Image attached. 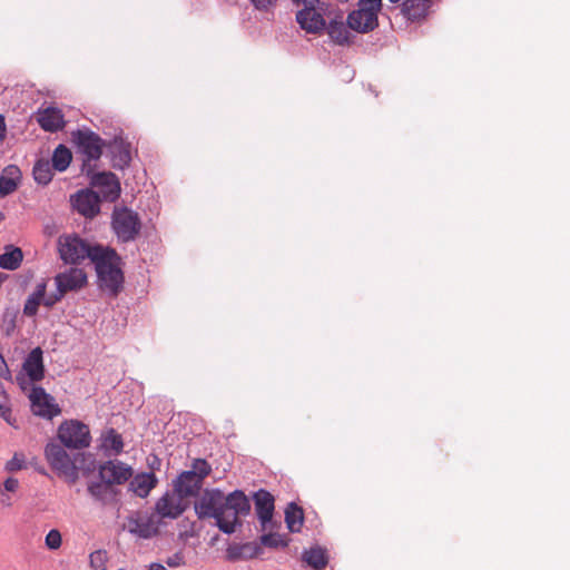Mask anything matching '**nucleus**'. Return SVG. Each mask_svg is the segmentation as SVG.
<instances>
[{
    "label": "nucleus",
    "mask_w": 570,
    "mask_h": 570,
    "mask_svg": "<svg viewBox=\"0 0 570 570\" xmlns=\"http://www.w3.org/2000/svg\"><path fill=\"white\" fill-rule=\"evenodd\" d=\"M98 474L99 479L114 487L127 482L132 475V470L124 462L109 460L99 466Z\"/></svg>",
    "instance_id": "13"
},
{
    "label": "nucleus",
    "mask_w": 570,
    "mask_h": 570,
    "mask_svg": "<svg viewBox=\"0 0 570 570\" xmlns=\"http://www.w3.org/2000/svg\"><path fill=\"white\" fill-rule=\"evenodd\" d=\"M166 564L170 568H178L185 564V558L181 552H176L166 559Z\"/></svg>",
    "instance_id": "43"
},
{
    "label": "nucleus",
    "mask_w": 570,
    "mask_h": 570,
    "mask_svg": "<svg viewBox=\"0 0 570 570\" xmlns=\"http://www.w3.org/2000/svg\"><path fill=\"white\" fill-rule=\"evenodd\" d=\"M203 482L194 476V472L184 471L175 483L174 491L183 499L194 497L198 493Z\"/></svg>",
    "instance_id": "21"
},
{
    "label": "nucleus",
    "mask_w": 570,
    "mask_h": 570,
    "mask_svg": "<svg viewBox=\"0 0 570 570\" xmlns=\"http://www.w3.org/2000/svg\"><path fill=\"white\" fill-rule=\"evenodd\" d=\"M23 370L32 382L43 379L45 367L42 360V351L40 347L33 348L23 362Z\"/></svg>",
    "instance_id": "20"
},
{
    "label": "nucleus",
    "mask_w": 570,
    "mask_h": 570,
    "mask_svg": "<svg viewBox=\"0 0 570 570\" xmlns=\"http://www.w3.org/2000/svg\"><path fill=\"white\" fill-rule=\"evenodd\" d=\"M294 2H299V0H293Z\"/></svg>",
    "instance_id": "51"
},
{
    "label": "nucleus",
    "mask_w": 570,
    "mask_h": 570,
    "mask_svg": "<svg viewBox=\"0 0 570 570\" xmlns=\"http://www.w3.org/2000/svg\"><path fill=\"white\" fill-rule=\"evenodd\" d=\"M72 208L86 218H94L100 212V198L96 191L81 189L70 198Z\"/></svg>",
    "instance_id": "12"
},
{
    "label": "nucleus",
    "mask_w": 570,
    "mask_h": 570,
    "mask_svg": "<svg viewBox=\"0 0 570 570\" xmlns=\"http://www.w3.org/2000/svg\"><path fill=\"white\" fill-rule=\"evenodd\" d=\"M108 557L105 550H97L90 553L89 562L92 570H106Z\"/></svg>",
    "instance_id": "38"
},
{
    "label": "nucleus",
    "mask_w": 570,
    "mask_h": 570,
    "mask_svg": "<svg viewBox=\"0 0 570 570\" xmlns=\"http://www.w3.org/2000/svg\"><path fill=\"white\" fill-rule=\"evenodd\" d=\"M6 124L4 118L0 115V139L4 137Z\"/></svg>",
    "instance_id": "47"
},
{
    "label": "nucleus",
    "mask_w": 570,
    "mask_h": 570,
    "mask_svg": "<svg viewBox=\"0 0 570 570\" xmlns=\"http://www.w3.org/2000/svg\"><path fill=\"white\" fill-rule=\"evenodd\" d=\"M303 560L316 570L324 569L327 566L325 551L320 547L304 551Z\"/></svg>",
    "instance_id": "33"
},
{
    "label": "nucleus",
    "mask_w": 570,
    "mask_h": 570,
    "mask_svg": "<svg viewBox=\"0 0 570 570\" xmlns=\"http://www.w3.org/2000/svg\"><path fill=\"white\" fill-rule=\"evenodd\" d=\"M0 417L8 424L13 425L16 420L12 416L11 403L6 393L2 394L0 400Z\"/></svg>",
    "instance_id": "40"
},
{
    "label": "nucleus",
    "mask_w": 570,
    "mask_h": 570,
    "mask_svg": "<svg viewBox=\"0 0 570 570\" xmlns=\"http://www.w3.org/2000/svg\"><path fill=\"white\" fill-rule=\"evenodd\" d=\"M45 544L49 550H58L62 544L60 531L57 529L50 530L45 538Z\"/></svg>",
    "instance_id": "41"
},
{
    "label": "nucleus",
    "mask_w": 570,
    "mask_h": 570,
    "mask_svg": "<svg viewBox=\"0 0 570 570\" xmlns=\"http://www.w3.org/2000/svg\"><path fill=\"white\" fill-rule=\"evenodd\" d=\"M46 289L47 284L45 281L37 284L35 291L28 296L24 303L23 314L26 316H35L38 313V308L40 304H42Z\"/></svg>",
    "instance_id": "26"
},
{
    "label": "nucleus",
    "mask_w": 570,
    "mask_h": 570,
    "mask_svg": "<svg viewBox=\"0 0 570 570\" xmlns=\"http://www.w3.org/2000/svg\"><path fill=\"white\" fill-rule=\"evenodd\" d=\"M4 219V215L3 213L0 212V222H2Z\"/></svg>",
    "instance_id": "50"
},
{
    "label": "nucleus",
    "mask_w": 570,
    "mask_h": 570,
    "mask_svg": "<svg viewBox=\"0 0 570 570\" xmlns=\"http://www.w3.org/2000/svg\"><path fill=\"white\" fill-rule=\"evenodd\" d=\"M38 122L40 127L50 132H56L63 128V115L58 108L49 107L38 112Z\"/></svg>",
    "instance_id": "22"
},
{
    "label": "nucleus",
    "mask_w": 570,
    "mask_h": 570,
    "mask_svg": "<svg viewBox=\"0 0 570 570\" xmlns=\"http://www.w3.org/2000/svg\"><path fill=\"white\" fill-rule=\"evenodd\" d=\"M72 139L87 160H97L100 158L102 154V140L97 134L88 129H79L72 132Z\"/></svg>",
    "instance_id": "11"
},
{
    "label": "nucleus",
    "mask_w": 570,
    "mask_h": 570,
    "mask_svg": "<svg viewBox=\"0 0 570 570\" xmlns=\"http://www.w3.org/2000/svg\"><path fill=\"white\" fill-rule=\"evenodd\" d=\"M157 478L151 472L139 473L129 483V489L139 498H146L156 487Z\"/></svg>",
    "instance_id": "24"
},
{
    "label": "nucleus",
    "mask_w": 570,
    "mask_h": 570,
    "mask_svg": "<svg viewBox=\"0 0 570 570\" xmlns=\"http://www.w3.org/2000/svg\"><path fill=\"white\" fill-rule=\"evenodd\" d=\"M155 509L157 514L161 518L176 519L186 510V504L184 503V499L173 491L166 492L159 498Z\"/></svg>",
    "instance_id": "14"
},
{
    "label": "nucleus",
    "mask_w": 570,
    "mask_h": 570,
    "mask_svg": "<svg viewBox=\"0 0 570 570\" xmlns=\"http://www.w3.org/2000/svg\"><path fill=\"white\" fill-rule=\"evenodd\" d=\"M117 258L114 249L102 247L98 258L92 262L102 286L112 292H117L124 281L122 273L116 265Z\"/></svg>",
    "instance_id": "3"
},
{
    "label": "nucleus",
    "mask_w": 570,
    "mask_h": 570,
    "mask_svg": "<svg viewBox=\"0 0 570 570\" xmlns=\"http://www.w3.org/2000/svg\"><path fill=\"white\" fill-rule=\"evenodd\" d=\"M29 400L31 402V411L37 416L51 420L61 412L55 399L41 386L32 387Z\"/></svg>",
    "instance_id": "10"
},
{
    "label": "nucleus",
    "mask_w": 570,
    "mask_h": 570,
    "mask_svg": "<svg viewBox=\"0 0 570 570\" xmlns=\"http://www.w3.org/2000/svg\"><path fill=\"white\" fill-rule=\"evenodd\" d=\"M326 29L330 38L335 43L341 46L350 43V28L348 24L345 26L342 13L338 17L330 20Z\"/></svg>",
    "instance_id": "25"
},
{
    "label": "nucleus",
    "mask_w": 570,
    "mask_h": 570,
    "mask_svg": "<svg viewBox=\"0 0 570 570\" xmlns=\"http://www.w3.org/2000/svg\"><path fill=\"white\" fill-rule=\"evenodd\" d=\"M58 438L66 448L75 450L88 448L91 442L88 425L77 420L61 423L58 429Z\"/></svg>",
    "instance_id": "7"
},
{
    "label": "nucleus",
    "mask_w": 570,
    "mask_h": 570,
    "mask_svg": "<svg viewBox=\"0 0 570 570\" xmlns=\"http://www.w3.org/2000/svg\"><path fill=\"white\" fill-rule=\"evenodd\" d=\"M261 542L263 546L268 548H285L287 546V541L278 533L263 534L261 537Z\"/></svg>",
    "instance_id": "37"
},
{
    "label": "nucleus",
    "mask_w": 570,
    "mask_h": 570,
    "mask_svg": "<svg viewBox=\"0 0 570 570\" xmlns=\"http://www.w3.org/2000/svg\"><path fill=\"white\" fill-rule=\"evenodd\" d=\"M58 292L78 291L87 284V275L81 268L71 267L55 277Z\"/></svg>",
    "instance_id": "16"
},
{
    "label": "nucleus",
    "mask_w": 570,
    "mask_h": 570,
    "mask_svg": "<svg viewBox=\"0 0 570 570\" xmlns=\"http://www.w3.org/2000/svg\"><path fill=\"white\" fill-rule=\"evenodd\" d=\"M91 185L99 189L106 200L114 202L120 195V183L114 173L95 174L91 178Z\"/></svg>",
    "instance_id": "15"
},
{
    "label": "nucleus",
    "mask_w": 570,
    "mask_h": 570,
    "mask_svg": "<svg viewBox=\"0 0 570 570\" xmlns=\"http://www.w3.org/2000/svg\"><path fill=\"white\" fill-rule=\"evenodd\" d=\"M20 179V169L14 165L7 166L0 176V196L12 194L18 188Z\"/></svg>",
    "instance_id": "23"
},
{
    "label": "nucleus",
    "mask_w": 570,
    "mask_h": 570,
    "mask_svg": "<svg viewBox=\"0 0 570 570\" xmlns=\"http://www.w3.org/2000/svg\"><path fill=\"white\" fill-rule=\"evenodd\" d=\"M238 552H234L233 549H229V557L235 559L237 557H246L253 558L256 557L261 550V548L256 543H245L240 548H238Z\"/></svg>",
    "instance_id": "36"
},
{
    "label": "nucleus",
    "mask_w": 570,
    "mask_h": 570,
    "mask_svg": "<svg viewBox=\"0 0 570 570\" xmlns=\"http://www.w3.org/2000/svg\"><path fill=\"white\" fill-rule=\"evenodd\" d=\"M429 0H404L402 13L411 21L423 18L428 10Z\"/></svg>",
    "instance_id": "27"
},
{
    "label": "nucleus",
    "mask_w": 570,
    "mask_h": 570,
    "mask_svg": "<svg viewBox=\"0 0 570 570\" xmlns=\"http://www.w3.org/2000/svg\"><path fill=\"white\" fill-rule=\"evenodd\" d=\"M18 316V307L10 306L3 311L0 322V330L6 337H11L14 334Z\"/></svg>",
    "instance_id": "30"
},
{
    "label": "nucleus",
    "mask_w": 570,
    "mask_h": 570,
    "mask_svg": "<svg viewBox=\"0 0 570 570\" xmlns=\"http://www.w3.org/2000/svg\"><path fill=\"white\" fill-rule=\"evenodd\" d=\"M252 4L259 11H268L274 8L277 0H249Z\"/></svg>",
    "instance_id": "42"
},
{
    "label": "nucleus",
    "mask_w": 570,
    "mask_h": 570,
    "mask_svg": "<svg viewBox=\"0 0 570 570\" xmlns=\"http://www.w3.org/2000/svg\"><path fill=\"white\" fill-rule=\"evenodd\" d=\"M131 160L130 149L128 145L122 142L115 144L112 147V166L118 169H124Z\"/></svg>",
    "instance_id": "34"
},
{
    "label": "nucleus",
    "mask_w": 570,
    "mask_h": 570,
    "mask_svg": "<svg viewBox=\"0 0 570 570\" xmlns=\"http://www.w3.org/2000/svg\"><path fill=\"white\" fill-rule=\"evenodd\" d=\"M382 0H360L358 8L347 16L348 28L361 33L374 30Z\"/></svg>",
    "instance_id": "4"
},
{
    "label": "nucleus",
    "mask_w": 570,
    "mask_h": 570,
    "mask_svg": "<svg viewBox=\"0 0 570 570\" xmlns=\"http://www.w3.org/2000/svg\"><path fill=\"white\" fill-rule=\"evenodd\" d=\"M303 8L296 13L299 27L308 33H320L326 28V21L318 8L320 0H299Z\"/></svg>",
    "instance_id": "8"
},
{
    "label": "nucleus",
    "mask_w": 570,
    "mask_h": 570,
    "mask_svg": "<svg viewBox=\"0 0 570 570\" xmlns=\"http://www.w3.org/2000/svg\"><path fill=\"white\" fill-rule=\"evenodd\" d=\"M27 466L26 464V456L23 453L16 452L11 460H9L6 465L4 470L9 473L17 472L20 470H23Z\"/></svg>",
    "instance_id": "39"
},
{
    "label": "nucleus",
    "mask_w": 570,
    "mask_h": 570,
    "mask_svg": "<svg viewBox=\"0 0 570 570\" xmlns=\"http://www.w3.org/2000/svg\"><path fill=\"white\" fill-rule=\"evenodd\" d=\"M100 450L106 456H116L124 450L122 436L112 428L105 430L100 435Z\"/></svg>",
    "instance_id": "19"
},
{
    "label": "nucleus",
    "mask_w": 570,
    "mask_h": 570,
    "mask_svg": "<svg viewBox=\"0 0 570 570\" xmlns=\"http://www.w3.org/2000/svg\"><path fill=\"white\" fill-rule=\"evenodd\" d=\"M124 529L138 538L150 539L158 532V524L153 514L137 511L126 518Z\"/></svg>",
    "instance_id": "9"
},
{
    "label": "nucleus",
    "mask_w": 570,
    "mask_h": 570,
    "mask_svg": "<svg viewBox=\"0 0 570 570\" xmlns=\"http://www.w3.org/2000/svg\"><path fill=\"white\" fill-rule=\"evenodd\" d=\"M111 225L118 239L124 243L134 240L141 228L138 214L126 207L114 210Z\"/></svg>",
    "instance_id": "6"
},
{
    "label": "nucleus",
    "mask_w": 570,
    "mask_h": 570,
    "mask_svg": "<svg viewBox=\"0 0 570 570\" xmlns=\"http://www.w3.org/2000/svg\"><path fill=\"white\" fill-rule=\"evenodd\" d=\"M254 503L257 518L265 530L273 518L274 497L268 491L261 489L254 494Z\"/></svg>",
    "instance_id": "17"
},
{
    "label": "nucleus",
    "mask_w": 570,
    "mask_h": 570,
    "mask_svg": "<svg viewBox=\"0 0 570 570\" xmlns=\"http://www.w3.org/2000/svg\"><path fill=\"white\" fill-rule=\"evenodd\" d=\"M19 488V481L16 478H8L3 482V489L8 492H14Z\"/></svg>",
    "instance_id": "45"
},
{
    "label": "nucleus",
    "mask_w": 570,
    "mask_h": 570,
    "mask_svg": "<svg viewBox=\"0 0 570 570\" xmlns=\"http://www.w3.org/2000/svg\"><path fill=\"white\" fill-rule=\"evenodd\" d=\"M63 293L62 292H58L52 294V295H49V296H43V299H42V304L47 307H51L53 306L57 302H59L62 297H63Z\"/></svg>",
    "instance_id": "44"
},
{
    "label": "nucleus",
    "mask_w": 570,
    "mask_h": 570,
    "mask_svg": "<svg viewBox=\"0 0 570 570\" xmlns=\"http://www.w3.org/2000/svg\"><path fill=\"white\" fill-rule=\"evenodd\" d=\"M90 497L101 505H108L117 500L118 491L105 480L90 481L87 485Z\"/></svg>",
    "instance_id": "18"
},
{
    "label": "nucleus",
    "mask_w": 570,
    "mask_h": 570,
    "mask_svg": "<svg viewBox=\"0 0 570 570\" xmlns=\"http://www.w3.org/2000/svg\"><path fill=\"white\" fill-rule=\"evenodd\" d=\"M1 504L2 505H6V507H10L11 505V499L9 497H4V494L1 492Z\"/></svg>",
    "instance_id": "48"
},
{
    "label": "nucleus",
    "mask_w": 570,
    "mask_h": 570,
    "mask_svg": "<svg viewBox=\"0 0 570 570\" xmlns=\"http://www.w3.org/2000/svg\"><path fill=\"white\" fill-rule=\"evenodd\" d=\"M212 468L207 463L206 460L196 459L193 461L191 470L188 472H194V476L197 478L200 482L210 473Z\"/></svg>",
    "instance_id": "35"
},
{
    "label": "nucleus",
    "mask_w": 570,
    "mask_h": 570,
    "mask_svg": "<svg viewBox=\"0 0 570 570\" xmlns=\"http://www.w3.org/2000/svg\"><path fill=\"white\" fill-rule=\"evenodd\" d=\"M102 246L90 245L76 234L61 235L58 238V252L66 264L77 265L89 258L91 262L98 258Z\"/></svg>",
    "instance_id": "2"
},
{
    "label": "nucleus",
    "mask_w": 570,
    "mask_h": 570,
    "mask_svg": "<svg viewBox=\"0 0 570 570\" xmlns=\"http://www.w3.org/2000/svg\"><path fill=\"white\" fill-rule=\"evenodd\" d=\"M52 168L49 160H37L32 169L35 180L40 185H48L52 179Z\"/></svg>",
    "instance_id": "32"
},
{
    "label": "nucleus",
    "mask_w": 570,
    "mask_h": 570,
    "mask_svg": "<svg viewBox=\"0 0 570 570\" xmlns=\"http://www.w3.org/2000/svg\"><path fill=\"white\" fill-rule=\"evenodd\" d=\"M0 377L4 379V380L11 379L10 370L8 368V365L1 354H0Z\"/></svg>",
    "instance_id": "46"
},
{
    "label": "nucleus",
    "mask_w": 570,
    "mask_h": 570,
    "mask_svg": "<svg viewBox=\"0 0 570 570\" xmlns=\"http://www.w3.org/2000/svg\"><path fill=\"white\" fill-rule=\"evenodd\" d=\"M148 570H167V569L163 564L155 562L149 566Z\"/></svg>",
    "instance_id": "49"
},
{
    "label": "nucleus",
    "mask_w": 570,
    "mask_h": 570,
    "mask_svg": "<svg viewBox=\"0 0 570 570\" xmlns=\"http://www.w3.org/2000/svg\"><path fill=\"white\" fill-rule=\"evenodd\" d=\"M45 455L50 466L58 472L59 475L73 484L79 478V470L76 465V458L71 459L62 445L50 442L46 445Z\"/></svg>",
    "instance_id": "5"
},
{
    "label": "nucleus",
    "mask_w": 570,
    "mask_h": 570,
    "mask_svg": "<svg viewBox=\"0 0 570 570\" xmlns=\"http://www.w3.org/2000/svg\"><path fill=\"white\" fill-rule=\"evenodd\" d=\"M250 503L245 493L235 490L228 495L219 489H206L195 502V512L199 519H215L218 529L232 534L240 525L239 515H247Z\"/></svg>",
    "instance_id": "1"
},
{
    "label": "nucleus",
    "mask_w": 570,
    "mask_h": 570,
    "mask_svg": "<svg viewBox=\"0 0 570 570\" xmlns=\"http://www.w3.org/2000/svg\"><path fill=\"white\" fill-rule=\"evenodd\" d=\"M304 521L302 508L291 502L285 510V522L291 532H299Z\"/></svg>",
    "instance_id": "29"
},
{
    "label": "nucleus",
    "mask_w": 570,
    "mask_h": 570,
    "mask_svg": "<svg viewBox=\"0 0 570 570\" xmlns=\"http://www.w3.org/2000/svg\"><path fill=\"white\" fill-rule=\"evenodd\" d=\"M23 254L19 247L7 246L6 252L0 255V267L14 271L20 266Z\"/></svg>",
    "instance_id": "28"
},
{
    "label": "nucleus",
    "mask_w": 570,
    "mask_h": 570,
    "mask_svg": "<svg viewBox=\"0 0 570 570\" xmlns=\"http://www.w3.org/2000/svg\"><path fill=\"white\" fill-rule=\"evenodd\" d=\"M71 159V151L65 145H59L53 150L51 166L58 171H65L69 167Z\"/></svg>",
    "instance_id": "31"
}]
</instances>
